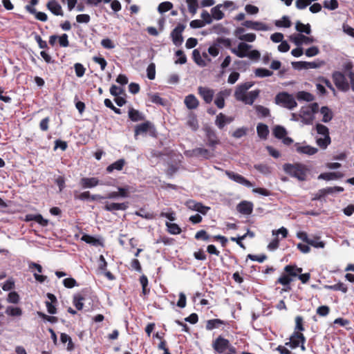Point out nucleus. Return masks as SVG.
<instances>
[{
    "label": "nucleus",
    "mask_w": 354,
    "mask_h": 354,
    "mask_svg": "<svg viewBox=\"0 0 354 354\" xmlns=\"http://www.w3.org/2000/svg\"><path fill=\"white\" fill-rule=\"evenodd\" d=\"M297 98L299 100L312 102L314 100V96L310 93L306 91H299L297 93Z\"/></svg>",
    "instance_id": "c03bdc74"
},
{
    "label": "nucleus",
    "mask_w": 354,
    "mask_h": 354,
    "mask_svg": "<svg viewBox=\"0 0 354 354\" xmlns=\"http://www.w3.org/2000/svg\"><path fill=\"white\" fill-rule=\"evenodd\" d=\"M46 7L55 15H64L62 6L55 0L49 1L46 4Z\"/></svg>",
    "instance_id": "a211bd4d"
},
{
    "label": "nucleus",
    "mask_w": 354,
    "mask_h": 354,
    "mask_svg": "<svg viewBox=\"0 0 354 354\" xmlns=\"http://www.w3.org/2000/svg\"><path fill=\"white\" fill-rule=\"evenodd\" d=\"M151 127V123L149 121L137 125L135 128V136L147 133Z\"/></svg>",
    "instance_id": "cd10ccee"
},
{
    "label": "nucleus",
    "mask_w": 354,
    "mask_h": 354,
    "mask_svg": "<svg viewBox=\"0 0 354 354\" xmlns=\"http://www.w3.org/2000/svg\"><path fill=\"white\" fill-rule=\"evenodd\" d=\"M129 202H124V203H106L104 207V209L108 212H114L118 210H122L124 211L129 207Z\"/></svg>",
    "instance_id": "4468645a"
},
{
    "label": "nucleus",
    "mask_w": 354,
    "mask_h": 354,
    "mask_svg": "<svg viewBox=\"0 0 354 354\" xmlns=\"http://www.w3.org/2000/svg\"><path fill=\"white\" fill-rule=\"evenodd\" d=\"M275 25L278 27L289 28L291 26V21L288 17L283 16L281 20H277Z\"/></svg>",
    "instance_id": "5fc2aeb1"
},
{
    "label": "nucleus",
    "mask_w": 354,
    "mask_h": 354,
    "mask_svg": "<svg viewBox=\"0 0 354 354\" xmlns=\"http://www.w3.org/2000/svg\"><path fill=\"white\" fill-rule=\"evenodd\" d=\"M255 110L259 116L266 118L270 116V112L269 109L261 106V105H256Z\"/></svg>",
    "instance_id": "a18cd8bd"
},
{
    "label": "nucleus",
    "mask_w": 354,
    "mask_h": 354,
    "mask_svg": "<svg viewBox=\"0 0 354 354\" xmlns=\"http://www.w3.org/2000/svg\"><path fill=\"white\" fill-rule=\"evenodd\" d=\"M225 174L230 179L247 187H251L253 186V184L250 180H247L241 174L228 170L225 171Z\"/></svg>",
    "instance_id": "6e6552de"
},
{
    "label": "nucleus",
    "mask_w": 354,
    "mask_h": 354,
    "mask_svg": "<svg viewBox=\"0 0 354 354\" xmlns=\"http://www.w3.org/2000/svg\"><path fill=\"white\" fill-rule=\"evenodd\" d=\"M330 308L328 306H321L317 308V314L321 317H326L330 313Z\"/></svg>",
    "instance_id": "774afa93"
},
{
    "label": "nucleus",
    "mask_w": 354,
    "mask_h": 354,
    "mask_svg": "<svg viewBox=\"0 0 354 354\" xmlns=\"http://www.w3.org/2000/svg\"><path fill=\"white\" fill-rule=\"evenodd\" d=\"M226 115L223 113H220L216 115L215 124L219 129H223L226 125Z\"/></svg>",
    "instance_id": "37998d69"
},
{
    "label": "nucleus",
    "mask_w": 354,
    "mask_h": 354,
    "mask_svg": "<svg viewBox=\"0 0 354 354\" xmlns=\"http://www.w3.org/2000/svg\"><path fill=\"white\" fill-rule=\"evenodd\" d=\"M205 135L206 145L214 151L216 147L220 144V140L215 131L211 127L207 125L203 127Z\"/></svg>",
    "instance_id": "20e7f679"
},
{
    "label": "nucleus",
    "mask_w": 354,
    "mask_h": 354,
    "mask_svg": "<svg viewBox=\"0 0 354 354\" xmlns=\"http://www.w3.org/2000/svg\"><path fill=\"white\" fill-rule=\"evenodd\" d=\"M186 2L188 6L189 12L195 15L196 13L197 9L198 8V3L197 0H186Z\"/></svg>",
    "instance_id": "603ef678"
},
{
    "label": "nucleus",
    "mask_w": 354,
    "mask_h": 354,
    "mask_svg": "<svg viewBox=\"0 0 354 354\" xmlns=\"http://www.w3.org/2000/svg\"><path fill=\"white\" fill-rule=\"evenodd\" d=\"M91 194L88 191H86L78 194L77 191L74 192V198L75 199L80 200V201H86L90 200Z\"/></svg>",
    "instance_id": "bf43d9fd"
},
{
    "label": "nucleus",
    "mask_w": 354,
    "mask_h": 354,
    "mask_svg": "<svg viewBox=\"0 0 354 354\" xmlns=\"http://www.w3.org/2000/svg\"><path fill=\"white\" fill-rule=\"evenodd\" d=\"M253 85L254 82H247L238 85L234 92L235 99L245 104L252 105L260 94L259 89L247 93L248 90Z\"/></svg>",
    "instance_id": "f257e3e1"
},
{
    "label": "nucleus",
    "mask_w": 354,
    "mask_h": 354,
    "mask_svg": "<svg viewBox=\"0 0 354 354\" xmlns=\"http://www.w3.org/2000/svg\"><path fill=\"white\" fill-rule=\"evenodd\" d=\"M316 142L320 148L326 149L331 142L330 137V136H326L324 138H317Z\"/></svg>",
    "instance_id": "09e8293b"
},
{
    "label": "nucleus",
    "mask_w": 354,
    "mask_h": 354,
    "mask_svg": "<svg viewBox=\"0 0 354 354\" xmlns=\"http://www.w3.org/2000/svg\"><path fill=\"white\" fill-rule=\"evenodd\" d=\"M84 299V297L81 294H76L73 296V304L78 310H82L84 307L83 301Z\"/></svg>",
    "instance_id": "e433bc0d"
},
{
    "label": "nucleus",
    "mask_w": 354,
    "mask_h": 354,
    "mask_svg": "<svg viewBox=\"0 0 354 354\" xmlns=\"http://www.w3.org/2000/svg\"><path fill=\"white\" fill-rule=\"evenodd\" d=\"M5 313L10 317H20L22 315V309L19 307L8 306L5 311Z\"/></svg>",
    "instance_id": "c756f323"
},
{
    "label": "nucleus",
    "mask_w": 354,
    "mask_h": 354,
    "mask_svg": "<svg viewBox=\"0 0 354 354\" xmlns=\"http://www.w3.org/2000/svg\"><path fill=\"white\" fill-rule=\"evenodd\" d=\"M214 151L205 149L203 147H197L192 150V155L195 157H202L205 159H209L214 156Z\"/></svg>",
    "instance_id": "dca6fc26"
},
{
    "label": "nucleus",
    "mask_w": 354,
    "mask_h": 354,
    "mask_svg": "<svg viewBox=\"0 0 354 354\" xmlns=\"http://www.w3.org/2000/svg\"><path fill=\"white\" fill-rule=\"evenodd\" d=\"M198 93L206 104H210L212 102L214 95L213 89L205 86H199Z\"/></svg>",
    "instance_id": "9d476101"
},
{
    "label": "nucleus",
    "mask_w": 354,
    "mask_h": 354,
    "mask_svg": "<svg viewBox=\"0 0 354 354\" xmlns=\"http://www.w3.org/2000/svg\"><path fill=\"white\" fill-rule=\"evenodd\" d=\"M6 300L10 304H17L20 301V297L16 291H12L8 293Z\"/></svg>",
    "instance_id": "de8ad7c7"
},
{
    "label": "nucleus",
    "mask_w": 354,
    "mask_h": 354,
    "mask_svg": "<svg viewBox=\"0 0 354 354\" xmlns=\"http://www.w3.org/2000/svg\"><path fill=\"white\" fill-rule=\"evenodd\" d=\"M254 73H255L256 76L259 77H269L273 74L272 71H271L268 69H266V68H257L255 70Z\"/></svg>",
    "instance_id": "864d4df0"
},
{
    "label": "nucleus",
    "mask_w": 354,
    "mask_h": 354,
    "mask_svg": "<svg viewBox=\"0 0 354 354\" xmlns=\"http://www.w3.org/2000/svg\"><path fill=\"white\" fill-rule=\"evenodd\" d=\"M167 227V232L171 234H179L181 233V229L176 223L166 222L165 223Z\"/></svg>",
    "instance_id": "58836bf2"
},
{
    "label": "nucleus",
    "mask_w": 354,
    "mask_h": 354,
    "mask_svg": "<svg viewBox=\"0 0 354 354\" xmlns=\"http://www.w3.org/2000/svg\"><path fill=\"white\" fill-rule=\"evenodd\" d=\"M147 77L150 80H153L156 77V65L154 63H151L149 64L147 68Z\"/></svg>",
    "instance_id": "13d9d810"
},
{
    "label": "nucleus",
    "mask_w": 354,
    "mask_h": 354,
    "mask_svg": "<svg viewBox=\"0 0 354 354\" xmlns=\"http://www.w3.org/2000/svg\"><path fill=\"white\" fill-rule=\"evenodd\" d=\"M125 164H126V161L124 159H123V158L119 159V160H116L115 162H113L112 164L109 165L106 167V171L108 173H111L114 170L121 171V170H122Z\"/></svg>",
    "instance_id": "412c9836"
},
{
    "label": "nucleus",
    "mask_w": 354,
    "mask_h": 354,
    "mask_svg": "<svg viewBox=\"0 0 354 354\" xmlns=\"http://www.w3.org/2000/svg\"><path fill=\"white\" fill-rule=\"evenodd\" d=\"M306 338L303 333L295 331L290 337L288 344H290V348H296L299 346L300 343H305Z\"/></svg>",
    "instance_id": "9b49d317"
},
{
    "label": "nucleus",
    "mask_w": 354,
    "mask_h": 354,
    "mask_svg": "<svg viewBox=\"0 0 354 354\" xmlns=\"http://www.w3.org/2000/svg\"><path fill=\"white\" fill-rule=\"evenodd\" d=\"M230 346V342L227 339L224 338L221 335L216 337L212 342L214 350L218 353H223Z\"/></svg>",
    "instance_id": "423d86ee"
},
{
    "label": "nucleus",
    "mask_w": 354,
    "mask_h": 354,
    "mask_svg": "<svg viewBox=\"0 0 354 354\" xmlns=\"http://www.w3.org/2000/svg\"><path fill=\"white\" fill-rule=\"evenodd\" d=\"M321 113L323 115L322 121L324 122H328L333 118V113L327 106H322L320 110Z\"/></svg>",
    "instance_id": "79ce46f5"
},
{
    "label": "nucleus",
    "mask_w": 354,
    "mask_h": 354,
    "mask_svg": "<svg viewBox=\"0 0 354 354\" xmlns=\"http://www.w3.org/2000/svg\"><path fill=\"white\" fill-rule=\"evenodd\" d=\"M343 177V174L341 172H326L322 173L318 176V179L325 180H331L334 179H339Z\"/></svg>",
    "instance_id": "393cba45"
},
{
    "label": "nucleus",
    "mask_w": 354,
    "mask_h": 354,
    "mask_svg": "<svg viewBox=\"0 0 354 354\" xmlns=\"http://www.w3.org/2000/svg\"><path fill=\"white\" fill-rule=\"evenodd\" d=\"M296 151L299 153L307 154L309 156H312L315 154L318 149L315 147H311L310 145L306 146H297Z\"/></svg>",
    "instance_id": "bb28decb"
},
{
    "label": "nucleus",
    "mask_w": 354,
    "mask_h": 354,
    "mask_svg": "<svg viewBox=\"0 0 354 354\" xmlns=\"http://www.w3.org/2000/svg\"><path fill=\"white\" fill-rule=\"evenodd\" d=\"M284 171L289 176L297 178L300 181L306 180L308 169L302 163H286L283 166Z\"/></svg>",
    "instance_id": "f03ea898"
},
{
    "label": "nucleus",
    "mask_w": 354,
    "mask_h": 354,
    "mask_svg": "<svg viewBox=\"0 0 354 354\" xmlns=\"http://www.w3.org/2000/svg\"><path fill=\"white\" fill-rule=\"evenodd\" d=\"M222 6V4H218L212 8V16L214 19L221 20L224 17V13L221 10Z\"/></svg>",
    "instance_id": "c9c22d12"
},
{
    "label": "nucleus",
    "mask_w": 354,
    "mask_h": 354,
    "mask_svg": "<svg viewBox=\"0 0 354 354\" xmlns=\"http://www.w3.org/2000/svg\"><path fill=\"white\" fill-rule=\"evenodd\" d=\"M186 206L194 211H196L203 215H205L210 209L209 207L205 206L203 203L196 202L194 200H189L185 203Z\"/></svg>",
    "instance_id": "1a4fd4ad"
},
{
    "label": "nucleus",
    "mask_w": 354,
    "mask_h": 354,
    "mask_svg": "<svg viewBox=\"0 0 354 354\" xmlns=\"http://www.w3.org/2000/svg\"><path fill=\"white\" fill-rule=\"evenodd\" d=\"M110 93L113 96L125 95L124 89L123 88L119 87L116 85L113 84L110 88Z\"/></svg>",
    "instance_id": "680f3d73"
},
{
    "label": "nucleus",
    "mask_w": 354,
    "mask_h": 354,
    "mask_svg": "<svg viewBox=\"0 0 354 354\" xmlns=\"http://www.w3.org/2000/svg\"><path fill=\"white\" fill-rule=\"evenodd\" d=\"M225 91H220L214 100V104L218 109H223L225 106L224 95Z\"/></svg>",
    "instance_id": "49530a36"
},
{
    "label": "nucleus",
    "mask_w": 354,
    "mask_h": 354,
    "mask_svg": "<svg viewBox=\"0 0 354 354\" xmlns=\"http://www.w3.org/2000/svg\"><path fill=\"white\" fill-rule=\"evenodd\" d=\"M185 28V26L182 24H178L176 28L171 32V38L174 44L180 46L183 42V32Z\"/></svg>",
    "instance_id": "0eeeda50"
},
{
    "label": "nucleus",
    "mask_w": 354,
    "mask_h": 354,
    "mask_svg": "<svg viewBox=\"0 0 354 354\" xmlns=\"http://www.w3.org/2000/svg\"><path fill=\"white\" fill-rule=\"evenodd\" d=\"M275 103L284 108L292 110L297 106L293 96L286 92H281L275 97Z\"/></svg>",
    "instance_id": "7ed1b4c3"
},
{
    "label": "nucleus",
    "mask_w": 354,
    "mask_h": 354,
    "mask_svg": "<svg viewBox=\"0 0 354 354\" xmlns=\"http://www.w3.org/2000/svg\"><path fill=\"white\" fill-rule=\"evenodd\" d=\"M302 268L297 267L296 265H287L284 267V272H286L291 278L297 277L302 272Z\"/></svg>",
    "instance_id": "5701e85b"
},
{
    "label": "nucleus",
    "mask_w": 354,
    "mask_h": 354,
    "mask_svg": "<svg viewBox=\"0 0 354 354\" xmlns=\"http://www.w3.org/2000/svg\"><path fill=\"white\" fill-rule=\"evenodd\" d=\"M286 134V129L281 126L277 125L273 129V135L278 139H282Z\"/></svg>",
    "instance_id": "a19ab883"
},
{
    "label": "nucleus",
    "mask_w": 354,
    "mask_h": 354,
    "mask_svg": "<svg viewBox=\"0 0 354 354\" xmlns=\"http://www.w3.org/2000/svg\"><path fill=\"white\" fill-rule=\"evenodd\" d=\"M225 324V322L219 319H213L207 321L206 323V329L208 330H212L214 328H218L220 325Z\"/></svg>",
    "instance_id": "72a5a7b5"
},
{
    "label": "nucleus",
    "mask_w": 354,
    "mask_h": 354,
    "mask_svg": "<svg viewBox=\"0 0 354 354\" xmlns=\"http://www.w3.org/2000/svg\"><path fill=\"white\" fill-rule=\"evenodd\" d=\"M316 130L317 133L324 136H329V130L327 127L322 124H317Z\"/></svg>",
    "instance_id": "338daca9"
},
{
    "label": "nucleus",
    "mask_w": 354,
    "mask_h": 354,
    "mask_svg": "<svg viewBox=\"0 0 354 354\" xmlns=\"http://www.w3.org/2000/svg\"><path fill=\"white\" fill-rule=\"evenodd\" d=\"M149 100L152 103L158 105H161L162 106L167 105V100L161 97L158 93L149 95Z\"/></svg>",
    "instance_id": "4c0bfd02"
},
{
    "label": "nucleus",
    "mask_w": 354,
    "mask_h": 354,
    "mask_svg": "<svg viewBox=\"0 0 354 354\" xmlns=\"http://www.w3.org/2000/svg\"><path fill=\"white\" fill-rule=\"evenodd\" d=\"M187 124L193 130L196 131L198 128V122L196 116L193 115L189 118Z\"/></svg>",
    "instance_id": "69168bd1"
},
{
    "label": "nucleus",
    "mask_w": 354,
    "mask_h": 354,
    "mask_svg": "<svg viewBox=\"0 0 354 354\" xmlns=\"http://www.w3.org/2000/svg\"><path fill=\"white\" fill-rule=\"evenodd\" d=\"M257 131L259 137L266 139L269 134L268 127L263 123H259L257 127Z\"/></svg>",
    "instance_id": "473e14b6"
},
{
    "label": "nucleus",
    "mask_w": 354,
    "mask_h": 354,
    "mask_svg": "<svg viewBox=\"0 0 354 354\" xmlns=\"http://www.w3.org/2000/svg\"><path fill=\"white\" fill-rule=\"evenodd\" d=\"M60 340L64 344L67 342H68V346H67V349L68 351L73 350L74 344H73V343L72 342V339H71V338L70 337L69 335H68L67 334H66L64 333H61V335H60Z\"/></svg>",
    "instance_id": "8fccbe9b"
},
{
    "label": "nucleus",
    "mask_w": 354,
    "mask_h": 354,
    "mask_svg": "<svg viewBox=\"0 0 354 354\" xmlns=\"http://www.w3.org/2000/svg\"><path fill=\"white\" fill-rule=\"evenodd\" d=\"M118 192L119 197L128 198L130 196L131 187L126 185L124 187H118Z\"/></svg>",
    "instance_id": "3c124183"
},
{
    "label": "nucleus",
    "mask_w": 354,
    "mask_h": 354,
    "mask_svg": "<svg viewBox=\"0 0 354 354\" xmlns=\"http://www.w3.org/2000/svg\"><path fill=\"white\" fill-rule=\"evenodd\" d=\"M251 46L244 43L241 42L238 45L237 48H232L231 51L232 53L235 54L237 57L243 58L247 57L248 50L251 48Z\"/></svg>",
    "instance_id": "ddd939ff"
},
{
    "label": "nucleus",
    "mask_w": 354,
    "mask_h": 354,
    "mask_svg": "<svg viewBox=\"0 0 354 354\" xmlns=\"http://www.w3.org/2000/svg\"><path fill=\"white\" fill-rule=\"evenodd\" d=\"M194 238L196 240H202V241H207L209 240L210 236L208 234V233L205 230H201L198 231L196 233Z\"/></svg>",
    "instance_id": "4d7b16f0"
},
{
    "label": "nucleus",
    "mask_w": 354,
    "mask_h": 354,
    "mask_svg": "<svg viewBox=\"0 0 354 354\" xmlns=\"http://www.w3.org/2000/svg\"><path fill=\"white\" fill-rule=\"evenodd\" d=\"M332 77L335 85L339 91L346 92L349 90V84L342 72L335 71Z\"/></svg>",
    "instance_id": "39448f33"
},
{
    "label": "nucleus",
    "mask_w": 354,
    "mask_h": 354,
    "mask_svg": "<svg viewBox=\"0 0 354 354\" xmlns=\"http://www.w3.org/2000/svg\"><path fill=\"white\" fill-rule=\"evenodd\" d=\"M242 25L248 28L256 30H267L268 29L267 25L259 21H245Z\"/></svg>",
    "instance_id": "6ab92c4d"
},
{
    "label": "nucleus",
    "mask_w": 354,
    "mask_h": 354,
    "mask_svg": "<svg viewBox=\"0 0 354 354\" xmlns=\"http://www.w3.org/2000/svg\"><path fill=\"white\" fill-rule=\"evenodd\" d=\"M184 103L187 109H195L199 105V101L193 94H189L185 97Z\"/></svg>",
    "instance_id": "aec40b11"
},
{
    "label": "nucleus",
    "mask_w": 354,
    "mask_h": 354,
    "mask_svg": "<svg viewBox=\"0 0 354 354\" xmlns=\"http://www.w3.org/2000/svg\"><path fill=\"white\" fill-rule=\"evenodd\" d=\"M290 40L292 41L297 46H300L302 43L308 44L313 43L315 39L313 37H307L302 34H298L296 36H290Z\"/></svg>",
    "instance_id": "f3484780"
},
{
    "label": "nucleus",
    "mask_w": 354,
    "mask_h": 354,
    "mask_svg": "<svg viewBox=\"0 0 354 354\" xmlns=\"http://www.w3.org/2000/svg\"><path fill=\"white\" fill-rule=\"evenodd\" d=\"M339 6V3L337 0H330L325 1L324 2V7L330 10H334L337 9Z\"/></svg>",
    "instance_id": "0e129e2a"
},
{
    "label": "nucleus",
    "mask_w": 354,
    "mask_h": 354,
    "mask_svg": "<svg viewBox=\"0 0 354 354\" xmlns=\"http://www.w3.org/2000/svg\"><path fill=\"white\" fill-rule=\"evenodd\" d=\"M253 203L248 201H242L236 205V210L243 215L251 214L253 212Z\"/></svg>",
    "instance_id": "f8f14e48"
},
{
    "label": "nucleus",
    "mask_w": 354,
    "mask_h": 354,
    "mask_svg": "<svg viewBox=\"0 0 354 354\" xmlns=\"http://www.w3.org/2000/svg\"><path fill=\"white\" fill-rule=\"evenodd\" d=\"M140 283L142 286V294L141 297H144V299L146 298V297L149 294L150 292V288L149 286V281L148 278L146 275L142 274L140 277Z\"/></svg>",
    "instance_id": "b1692460"
},
{
    "label": "nucleus",
    "mask_w": 354,
    "mask_h": 354,
    "mask_svg": "<svg viewBox=\"0 0 354 354\" xmlns=\"http://www.w3.org/2000/svg\"><path fill=\"white\" fill-rule=\"evenodd\" d=\"M300 117L301 118V121L306 124H311L314 120L313 115L310 114L306 109H302L301 110Z\"/></svg>",
    "instance_id": "7c9ffc66"
},
{
    "label": "nucleus",
    "mask_w": 354,
    "mask_h": 354,
    "mask_svg": "<svg viewBox=\"0 0 354 354\" xmlns=\"http://www.w3.org/2000/svg\"><path fill=\"white\" fill-rule=\"evenodd\" d=\"M254 167L263 174H269L271 173L270 167L265 164L254 165Z\"/></svg>",
    "instance_id": "052dcab7"
},
{
    "label": "nucleus",
    "mask_w": 354,
    "mask_h": 354,
    "mask_svg": "<svg viewBox=\"0 0 354 354\" xmlns=\"http://www.w3.org/2000/svg\"><path fill=\"white\" fill-rule=\"evenodd\" d=\"M292 279L286 273H283L281 276L277 280L276 283L281 284L286 288H283V290L288 291L290 290V284Z\"/></svg>",
    "instance_id": "4be33fe9"
},
{
    "label": "nucleus",
    "mask_w": 354,
    "mask_h": 354,
    "mask_svg": "<svg viewBox=\"0 0 354 354\" xmlns=\"http://www.w3.org/2000/svg\"><path fill=\"white\" fill-rule=\"evenodd\" d=\"M82 241L86 242V243L97 246L100 245V241L95 237L89 235V234H83L82 238Z\"/></svg>",
    "instance_id": "ea45409f"
},
{
    "label": "nucleus",
    "mask_w": 354,
    "mask_h": 354,
    "mask_svg": "<svg viewBox=\"0 0 354 354\" xmlns=\"http://www.w3.org/2000/svg\"><path fill=\"white\" fill-rule=\"evenodd\" d=\"M128 115L129 119L133 122H138L145 120V116L138 110L133 108H129Z\"/></svg>",
    "instance_id": "a878e982"
},
{
    "label": "nucleus",
    "mask_w": 354,
    "mask_h": 354,
    "mask_svg": "<svg viewBox=\"0 0 354 354\" xmlns=\"http://www.w3.org/2000/svg\"><path fill=\"white\" fill-rule=\"evenodd\" d=\"M100 185V180L95 177L82 178L80 180V185L83 189L93 188Z\"/></svg>",
    "instance_id": "2eb2a0df"
},
{
    "label": "nucleus",
    "mask_w": 354,
    "mask_h": 354,
    "mask_svg": "<svg viewBox=\"0 0 354 354\" xmlns=\"http://www.w3.org/2000/svg\"><path fill=\"white\" fill-rule=\"evenodd\" d=\"M295 29L301 33L304 32L306 35H310L311 33V27L309 24H304L301 21H297L295 24Z\"/></svg>",
    "instance_id": "f704fd0d"
},
{
    "label": "nucleus",
    "mask_w": 354,
    "mask_h": 354,
    "mask_svg": "<svg viewBox=\"0 0 354 354\" xmlns=\"http://www.w3.org/2000/svg\"><path fill=\"white\" fill-rule=\"evenodd\" d=\"M75 75L78 77H82L86 71L85 67L80 63H76L74 65Z\"/></svg>",
    "instance_id": "e2e57ef3"
},
{
    "label": "nucleus",
    "mask_w": 354,
    "mask_h": 354,
    "mask_svg": "<svg viewBox=\"0 0 354 354\" xmlns=\"http://www.w3.org/2000/svg\"><path fill=\"white\" fill-rule=\"evenodd\" d=\"M173 8V4L169 1L162 2L158 7V10L160 13H163L170 10Z\"/></svg>",
    "instance_id": "6e6d98bb"
},
{
    "label": "nucleus",
    "mask_w": 354,
    "mask_h": 354,
    "mask_svg": "<svg viewBox=\"0 0 354 354\" xmlns=\"http://www.w3.org/2000/svg\"><path fill=\"white\" fill-rule=\"evenodd\" d=\"M308 245L313 246L315 248H324L326 243L321 241V236L315 235L313 239H310Z\"/></svg>",
    "instance_id": "2f4dec72"
},
{
    "label": "nucleus",
    "mask_w": 354,
    "mask_h": 354,
    "mask_svg": "<svg viewBox=\"0 0 354 354\" xmlns=\"http://www.w3.org/2000/svg\"><path fill=\"white\" fill-rule=\"evenodd\" d=\"M325 288L329 290L341 291L344 293H346L348 291L347 286L341 281L334 285H326L325 286Z\"/></svg>",
    "instance_id": "c85d7f7f"
}]
</instances>
